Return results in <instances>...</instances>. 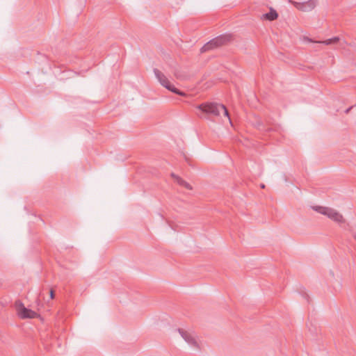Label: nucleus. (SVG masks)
I'll list each match as a JSON object with an SVG mask.
<instances>
[{"label":"nucleus","mask_w":356,"mask_h":356,"mask_svg":"<svg viewBox=\"0 0 356 356\" xmlns=\"http://www.w3.org/2000/svg\"><path fill=\"white\" fill-rule=\"evenodd\" d=\"M178 332L183 339L194 350L200 351L201 350L200 343L197 337L193 331L186 330L183 328H179Z\"/></svg>","instance_id":"7ed1b4c3"},{"label":"nucleus","mask_w":356,"mask_h":356,"mask_svg":"<svg viewBox=\"0 0 356 356\" xmlns=\"http://www.w3.org/2000/svg\"><path fill=\"white\" fill-rule=\"evenodd\" d=\"M171 177L175 179V180L177 182V184L188 190H191L192 187L191 186L187 183L186 181H184L182 178L177 176L175 173H171Z\"/></svg>","instance_id":"1a4fd4ad"},{"label":"nucleus","mask_w":356,"mask_h":356,"mask_svg":"<svg viewBox=\"0 0 356 356\" xmlns=\"http://www.w3.org/2000/svg\"><path fill=\"white\" fill-rule=\"evenodd\" d=\"M312 208L314 211L327 216L330 219L336 222L343 223L345 221L343 216L334 209L321 206H316Z\"/></svg>","instance_id":"20e7f679"},{"label":"nucleus","mask_w":356,"mask_h":356,"mask_svg":"<svg viewBox=\"0 0 356 356\" xmlns=\"http://www.w3.org/2000/svg\"><path fill=\"white\" fill-rule=\"evenodd\" d=\"M49 295H50V299H54V291L53 289H51L50 291H49Z\"/></svg>","instance_id":"9b49d317"},{"label":"nucleus","mask_w":356,"mask_h":356,"mask_svg":"<svg viewBox=\"0 0 356 356\" xmlns=\"http://www.w3.org/2000/svg\"><path fill=\"white\" fill-rule=\"evenodd\" d=\"M232 39V36L230 34L220 35L207 43H206L200 49L202 53L206 52L209 50L214 49L222 45L227 44Z\"/></svg>","instance_id":"f03ea898"},{"label":"nucleus","mask_w":356,"mask_h":356,"mask_svg":"<svg viewBox=\"0 0 356 356\" xmlns=\"http://www.w3.org/2000/svg\"><path fill=\"white\" fill-rule=\"evenodd\" d=\"M196 108L205 114L213 116H219L220 112H223L224 115L228 118L230 124H232L229 112L223 104L216 102H205L199 104Z\"/></svg>","instance_id":"f257e3e1"},{"label":"nucleus","mask_w":356,"mask_h":356,"mask_svg":"<svg viewBox=\"0 0 356 356\" xmlns=\"http://www.w3.org/2000/svg\"><path fill=\"white\" fill-rule=\"evenodd\" d=\"M15 307L18 315L21 318H33L36 316V313L31 309H27L20 300L15 302Z\"/></svg>","instance_id":"423d86ee"},{"label":"nucleus","mask_w":356,"mask_h":356,"mask_svg":"<svg viewBox=\"0 0 356 356\" xmlns=\"http://www.w3.org/2000/svg\"><path fill=\"white\" fill-rule=\"evenodd\" d=\"M263 17L266 19H268L269 21H273L277 18L278 14L276 12V10H275L273 8H270V12L264 14Z\"/></svg>","instance_id":"9d476101"},{"label":"nucleus","mask_w":356,"mask_h":356,"mask_svg":"<svg viewBox=\"0 0 356 356\" xmlns=\"http://www.w3.org/2000/svg\"><path fill=\"white\" fill-rule=\"evenodd\" d=\"M352 108V106L349 107L348 108H347L346 111H345V113H348V112L350 111V109Z\"/></svg>","instance_id":"f8f14e48"},{"label":"nucleus","mask_w":356,"mask_h":356,"mask_svg":"<svg viewBox=\"0 0 356 356\" xmlns=\"http://www.w3.org/2000/svg\"><path fill=\"white\" fill-rule=\"evenodd\" d=\"M303 40L305 42L322 43V44H325L326 45L334 44H337V43L340 42L339 37H334L332 38H330V39H327V40H323V41H313L312 39H310V38H309L307 37H305L303 38Z\"/></svg>","instance_id":"6e6552de"},{"label":"nucleus","mask_w":356,"mask_h":356,"mask_svg":"<svg viewBox=\"0 0 356 356\" xmlns=\"http://www.w3.org/2000/svg\"><path fill=\"white\" fill-rule=\"evenodd\" d=\"M290 3H292L297 9L301 10L302 12H309L314 9L318 3L317 0H309L305 2H297L294 1H290Z\"/></svg>","instance_id":"0eeeda50"},{"label":"nucleus","mask_w":356,"mask_h":356,"mask_svg":"<svg viewBox=\"0 0 356 356\" xmlns=\"http://www.w3.org/2000/svg\"><path fill=\"white\" fill-rule=\"evenodd\" d=\"M353 238L356 241V234H354L353 235Z\"/></svg>","instance_id":"ddd939ff"},{"label":"nucleus","mask_w":356,"mask_h":356,"mask_svg":"<svg viewBox=\"0 0 356 356\" xmlns=\"http://www.w3.org/2000/svg\"><path fill=\"white\" fill-rule=\"evenodd\" d=\"M154 73L155 76L156 77L159 82L161 83V85L163 87H165L168 90L181 95V96H186V93L178 90L173 85L171 84L168 79L165 76V75L161 72L159 70L154 68Z\"/></svg>","instance_id":"39448f33"},{"label":"nucleus","mask_w":356,"mask_h":356,"mask_svg":"<svg viewBox=\"0 0 356 356\" xmlns=\"http://www.w3.org/2000/svg\"><path fill=\"white\" fill-rule=\"evenodd\" d=\"M261 188H265V185L264 184H261Z\"/></svg>","instance_id":"4468645a"}]
</instances>
